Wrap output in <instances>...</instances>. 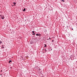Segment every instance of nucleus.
<instances>
[{"label":"nucleus","instance_id":"f257e3e1","mask_svg":"<svg viewBox=\"0 0 77 77\" xmlns=\"http://www.w3.org/2000/svg\"><path fill=\"white\" fill-rule=\"evenodd\" d=\"M22 11H23V12H26V11H27V9H26L25 8H22Z\"/></svg>","mask_w":77,"mask_h":77},{"label":"nucleus","instance_id":"f3484780","mask_svg":"<svg viewBox=\"0 0 77 77\" xmlns=\"http://www.w3.org/2000/svg\"><path fill=\"white\" fill-rule=\"evenodd\" d=\"M49 39H51V38H50V37L49 38Z\"/></svg>","mask_w":77,"mask_h":77},{"label":"nucleus","instance_id":"a878e982","mask_svg":"<svg viewBox=\"0 0 77 77\" xmlns=\"http://www.w3.org/2000/svg\"><path fill=\"white\" fill-rule=\"evenodd\" d=\"M39 37H41V36H40Z\"/></svg>","mask_w":77,"mask_h":77},{"label":"nucleus","instance_id":"2eb2a0df","mask_svg":"<svg viewBox=\"0 0 77 77\" xmlns=\"http://www.w3.org/2000/svg\"><path fill=\"white\" fill-rule=\"evenodd\" d=\"M66 27H67V29H68V26H66Z\"/></svg>","mask_w":77,"mask_h":77},{"label":"nucleus","instance_id":"4be33fe9","mask_svg":"<svg viewBox=\"0 0 77 77\" xmlns=\"http://www.w3.org/2000/svg\"><path fill=\"white\" fill-rule=\"evenodd\" d=\"M72 30H73V28H72Z\"/></svg>","mask_w":77,"mask_h":77},{"label":"nucleus","instance_id":"5701e85b","mask_svg":"<svg viewBox=\"0 0 77 77\" xmlns=\"http://www.w3.org/2000/svg\"><path fill=\"white\" fill-rule=\"evenodd\" d=\"M1 71V72H2V70Z\"/></svg>","mask_w":77,"mask_h":77},{"label":"nucleus","instance_id":"ddd939ff","mask_svg":"<svg viewBox=\"0 0 77 77\" xmlns=\"http://www.w3.org/2000/svg\"><path fill=\"white\" fill-rule=\"evenodd\" d=\"M35 35V33H34L32 34L33 35Z\"/></svg>","mask_w":77,"mask_h":77},{"label":"nucleus","instance_id":"39448f33","mask_svg":"<svg viewBox=\"0 0 77 77\" xmlns=\"http://www.w3.org/2000/svg\"><path fill=\"white\" fill-rule=\"evenodd\" d=\"M33 43V41H31L30 42V44H32Z\"/></svg>","mask_w":77,"mask_h":77},{"label":"nucleus","instance_id":"f03ea898","mask_svg":"<svg viewBox=\"0 0 77 77\" xmlns=\"http://www.w3.org/2000/svg\"><path fill=\"white\" fill-rule=\"evenodd\" d=\"M0 16L1 17V18L2 20L4 19V18H5V17H4V16H3V15H0Z\"/></svg>","mask_w":77,"mask_h":77},{"label":"nucleus","instance_id":"9b49d317","mask_svg":"<svg viewBox=\"0 0 77 77\" xmlns=\"http://www.w3.org/2000/svg\"><path fill=\"white\" fill-rule=\"evenodd\" d=\"M61 1L62 2H65V1L64 0H62Z\"/></svg>","mask_w":77,"mask_h":77},{"label":"nucleus","instance_id":"aec40b11","mask_svg":"<svg viewBox=\"0 0 77 77\" xmlns=\"http://www.w3.org/2000/svg\"><path fill=\"white\" fill-rule=\"evenodd\" d=\"M49 39L48 38V39H47V40H49Z\"/></svg>","mask_w":77,"mask_h":77},{"label":"nucleus","instance_id":"7ed1b4c3","mask_svg":"<svg viewBox=\"0 0 77 77\" xmlns=\"http://www.w3.org/2000/svg\"><path fill=\"white\" fill-rule=\"evenodd\" d=\"M36 36H41V34H36Z\"/></svg>","mask_w":77,"mask_h":77},{"label":"nucleus","instance_id":"423d86ee","mask_svg":"<svg viewBox=\"0 0 77 77\" xmlns=\"http://www.w3.org/2000/svg\"><path fill=\"white\" fill-rule=\"evenodd\" d=\"M44 45H45V46H44V47L45 48L47 47V45H46V44H45Z\"/></svg>","mask_w":77,"mask_h":77},{"label":"nucleus","instance_id":"dca6fc26","mask_svg":"<svg viewBox=\"0 0 77 77\" xmlns=\"http://www.w3.org/2000/svg\"><path fill=\"white\" fill-rule=\"evenodd\" d=\"M4 45H2V47H3Z\"/></svg>","mask_w":77,"mask_h":77},{"label":"nucleus","instance_id":"20e7f679","mask_svg":"<svg viewBox=\"0 0 77 77\" xmlns=\"http://www.w3.org/2000/svg\"><path fill=\"white\" fill-rule=\"evenodd\" d=\"M42 50H44V51H45V53H46V52H47V50L45 49H43Z\"/></svg>","mask_w":77,"mask_h":77},{"label":"nucleus","instance_id":"b1692460","mask_svg":"<svg viewBox=\"0 0 77 77\" xmlns=\"http://www.w3.org/2000/svg\"><path fill=\"white\" fill-rule=\"evenodd\" d=\"M51 50H52V49H51Z\"/></svg>","mask_w":77,"mask_h":77},{"label":"nucleus","instance_id":"0eeeda50","mask_svg":"<svg viewBox=\"0 0 77 77\" xmlns=\"http://www.w3.org/2000/svg\"><path fill=\"white\" fill-rule=\"evenodd\" d=\"M11 62H12V60H10L9 61V63H11Z\"/></svg>","mask_w":77,"mask_h":77},{"label":"nucleus","instance_id":"412c9836","mask_svg":"<svg viewBox=\"0 0 77 77\" xmlns=\"http://www.w3.org/2000/svg\"><path fill=\"white\" fill-rule=\"evenodd\" d=\"M12 6H14V5H12Z\"/></svg>","mask_w":77,"mask_h":77},{"label":"nucleus","instance_id":"1a4fd4ad","mask_svg":"<svg viewBox=\"0 0 77 77\" xmlns=\"http://www.w3.org/2000/svg\"><path fill=\"white\" fill-rule=\"evenodd\" d=\"M21 58H22V60H23V59H24V58H23V57L22 56H21Z\"/></svg>","mask_w":77,"mask_h":77},{"label":"nucleus","instance_id":"f8f14e48","mask_svg":"<svg viewBox=\"0 0 77 77\" xmlns=\"http://www.w3.org/2000/svg\"><path fill=\"white\" fill-rule=\"evenodd\" d=\"M32 33H35V32H34V31H32Z\"/></svg>","mask_w":77,"mask_h":77},{"label":"nucleus","instance_id":"6e6552de","mask_svg":"<svg viewBox=\"0 0 77 77\" xmlns=\"http://www.w3.org/2000/svg\"><path fill=\"white\" fill-rule=\"evenodd\" d=\"M2 43H3V42H2V41L0 40V44H2Z\"/></svg>","mask_w":77,"mask_h":77},{"label":"nucleus","instance_id":"cd10ccee","mask_svg":"<svg viewBox=\"0 0 77 77\" xmlns=\"http://www.w3.org/2000/svg\"><path fill=\"white\" fill-rule=\"evenodd\" d=\"M76 55H77V54Z\"/></svg>","mask_w":77,"mask_h":77},{"label":"nucleus","instance_id":"a211bd4d","mask_svg":"<svg viewBox=\"0 0 77 77\" xmlns=\"http://www.w3.org/2000/svg\"><path fill=\"white\" fill-rule=\"evenodd\" d=\"M52 42H54V40H52Z\"/></svg>","mask_w":77,"mask_h":77},{"label":"nucleus","instance_id":"4468645a","mask_svg":"<svg viewBox=\"0 0 77 77\" xmlns=\"http://www.w3.org/2000/svg\"><path fill=\"white\" fill-rule=\"evenodd\" d=\"M4 48V47H3V46H2V47L1 48Z\"/></svg>","mask_w":77,"mask_h":77},{"label":"nucleus","instance_id":"6ab92c4d","mask_svg":"<svg viewBox=\"0 0 77 77\" xmlns=\"http://www.w3.org/2000/svg\"><path fill=\"white\" fill-rule=\"evenodd\" d=\"M39 70H41V69H40V68H39Z\"/></svg>","mask_w":77,"mask_h":77},{"label":"nucleus","instance_id":"bb28decb","mask_svg":"<svg viewBox=\"0 0 77 77\" xmlns=\"http://www.w3.org/2000/svg\"><path fill=\"white\" fill-rule=\"evenodd\" d=\"M42 77H43V76H42Z\"/></svg>","mask_w":77,"mask_h":77},{"label":"nucleus","instance_id":"393cba45","mask_svg":"<svg viewBox=\"0 0 77 77\" xmlns=\"http://www.w3.org/2000/svg\"><path fill=\"white\" fill-rule=\"evenodd\" d=\"M1 75H2V74H1Z\"/></svg>","mask_w":77,"mask_h":77},{"label":"nucleus","instance_id":"9d476101","mask_svg":"<svg viewBox=\"0 0 77 77\" xmlns=\"http://www.w3.org/2000/svg\"><path fill=\"white\" fill-rule=\"evenodd\" d=\"M13 4H14V5H16V2H13Z\"/></svg>","mask_w":77,"mask_h":77}]
</instances>
